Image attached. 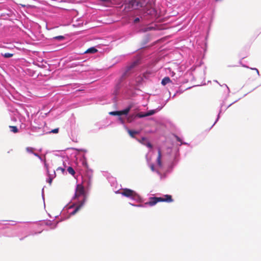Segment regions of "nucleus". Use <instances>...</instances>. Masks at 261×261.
<instances>
[{
    "instance_id": "nucleus-1",
    "label": "nucleus",
    "mask_w": 261,
    "mask_h": 261,
    "mask_svg": "<svg viewBox=\"0 0 261 261\" xmlns=\"http://www.w3.org/2000/svg\"><path fill=\"white\" fill-rule=\"evenodd\" d=\"M88 198V193L86 191L84 187L81 184H77L75 190L71 204L66 205L63 211L67 210L70 216L75 215L85 204Z\"/></svg>"
},
{
    "instance_id": "nucleus-2",
    "label": "nucleus",
    "mask_w": 261,
    "mask_h": 261,
    "mask_svg": "<svg viewBox=\"0 0 261 261\" xmlns=\"http://www.w3.org/2000/svg\"><path fill=\"white\" fill-rule=\"evenodd\" d=\"M161 157L162 154L161 151L160 149H158V155L156 158V165L155 166L153 164L150 162V159L148 158V154L146 155V159L147 162V164L148 166L150 167L151 171L153 172L157 173L159 175H161V178L162 179L163 178H165L166 174L169 173L171 172L172 166H171L169 169H168L166 172L164 174V175H162L161 173V170L162 169L163 165L161 162Z\"/></svg>"
},
{
    "instance_id": "nucleus-3",
    "label": "nucleus",
    "mask_w": 261,
    "mask_h": 261,
    "mask_svg": "<svg viewBox=\"0 0 261 261\" xmlns=\"http://www.w3.org/2000/svg\"><path fill=\"white\" fill-rule=\"evenodd\" d=\"M113 190L116 193H120L122 196L127 197L136 202L140 203L143 201V198L138 193L133 190L124 188L122 189L121 192H119V190L116 191L114 189Z\"/></svg>"
},
{
    "instance_id": "nucleus-4",
    "label": "nucleus",
    "mask_w": 261,
    "mask_h": 261,
    "mask_svg": "<svg viewBox=\"0 0 261 261\" xmlns=\"http://www.w3.org/2000/svg\"><path fill=\"white\" fill-rule=\"evenodd\" d=\"M146 4V0H130L124 4V10L127 12L138 10L144 7Z\"/></svg>"
},
{
    "instance_id": "nucleus-5",
    "label": "nucleus",
    "mask_w": 261,
    "mask_h": 261,
    "mask_svg": "<svg viewBox=\"0 0 261 261\" xmlns=\"http://www.w3.org/2000/svg\"><path fill=\"white\" fill-rule=\"evenodd\" d=\"M173 201L172 196L170 195H165L163 197H152L149 198V201L147 203L150 206L155 205L158 202H171Z\"/></svg>"
},
{
    "instance_id": "nucleus-6",
    "label": "nucleus",
    "mask_w": 261,
    "mask_h": 261,
    "mask_svg": "<svg viewBox=\"0 0 261 261\" xmlns=\"http://www.w3.org/2000/svg\"><path fill=\"white\" fill-rule=\"evenodd\" d=\"M107 179L108 181L110 182L111 187H114L116 188V186L117 185V181L116 178L113 177L110 174H108L107 176Z\"/></svg>"
},
{
    "instance_id": "nucleus-7",
    "label": "nucleus",
    "mask_w": 261,
    "mask_h": 261,
    "mask_svg": "<svg viewBox=\"0 0 261 261\" xmlns=\"http://www.w3.org/2000/svg\"><path fill=\"white\" fill-rule=\"evenodd\" d=\"M44 167L45 168L47 176H53V178H55L56 176L55 171L53 170L51 172L49 171L48 165L45 162H44Z\"/></svg>"
},
{
    "instance_id": "nucleus-8",
    "label": "nucleus",
    "mask_w": 261,
    "mask_h": 261,
    "mask_svg": "<svg viewBox=\"0 0 261 261\" xmlns=\"http://www.w3.org/2000/svg\"><path fill=\"white\" fill-rule=\"evenodd\" d=\"M132 108V106L129 105L127 107H126L124 109L121 110V111H119V112H120L119 116H121L122 115L126 116Z\"/></svg>"
},
{
    "instance_id": "nucleus-9",
    "label": "nucleus",
    "mask_w": 261,
    "mask_h": 261,
    "mask_svg": "<svg viewBox=\"0 0 261 261\" xmlns=\"http://www.w3.org/2000/svg\"><path fill=\"white\" fill-rule=\"evenodd\" d=\"M124 127L127 130L128 133L129 134V135H130V136L132 138H135V136L136 135H137V134H139V131L133 130L129 129L128 128V127L126 125H124Z\"/></svg>"
},
{
    "instance_id": "nucleus-10",
    "label": "nucleus",
    "mask_w": 261,
    "mask_h": 261,
    "mask_svg": "<svg viewBox=\"0 0 261 261\" xmlns=\"http://www.w3.org/2000/svg\"><path fill=\"white\" fill-rule=\"evenodd\" d=\"M58 223V222H53L51 221H48L45 223V224L47 226H50L51 229H54L57 227Z\"/></svg>"
},
{
    "instance_id": "nucleus-11",
    "label": "nucleus",
    "mask_w": 261,
    "mask_h": 261,
    "mask_svg": "<svg viewBox=\"0 0 261 261\" xmlns=\"http://www.w3.org/2000/svg\"><path fill=\"white\" fill-rule=\"evenodd\" d=\"M215 82L219 84L220 86L225 87V89L224 90V92L226 93V98H227L229 96V94L230 92L229 87L226 84H224L223 85H220L217 81H215Z\"/></svg>"
},
{
    "instance_id": "nucleus-12",
    "label": "nucleus",
    "mask_w": 261,
    "mask_h": 261,
    "mask_svg": "<svg viewBox=\"0 0 261 261\" xmlns=\"http://www.w3.org/2000/svg\"><path fill=\"white\" fill-rule=\"evenodd\" d=\"M172 83V81H171L170 79L168 76H166L164 78H163L162 80L161 84L163 86H165L167 84Z\"/></svg>"
},
{
    "instance_id": "nucleus-13",
    "label": "nucleus",
    "mask_w": 261,
    "mask_h": 261,
    "mask_svg": "<svg viewBox=\"0 0 261 261\" xmlns=\"http://www.w3.org/2000/svg\"><path fill=\"white\" fill-rule=\"evenodd\" d=\"M97 51V49L94 47H91L86 50L84 54H93Z\"/></svg>"
},
{
    "instance_id": "nucleus-14",
    "label": "nucleus",
    "mask_w": 261,
    "mask_h": 261,
    "mask_svg": "<svg viewBox=\"0 0 261 261\" xmlns=\"http://www.w3.org/2000/svg\"><path fill=\"white\" fill-rule=\"evenodd\" d=\"M148 202H145L144 204H133V203H132L130 202H129V203L131 205H132L133 206H135V207H146L147 205L150 206V204L147 203Z\"/></svg>"
},
{
    "instance_id": "nucleus-15",
    "label": "nucleus",
    "mask_w": 261,
    "mask_h": 261,
    "mask_svg": "<svg viewBox=\"0 0 261 261\" xmlns=\"http://www.w3.org/2000/svg\"><path fill=\"white\" fill-rule=\"evenodd\" d=\"M65 39V37L64 36H58L53 37L51 38V40L53 41H61Z\"/></svg>"
},
{
    "instance_id": "nucleus-16",
    "label": "nucleus",
    "mask_w": 261,
    "mask_h": 261,
    "mask_svg": "<svg viewBox=\"0 0 261 261\" xmlns=\"http://www.w3.org/2000/svg\"><path fill=\"white\" fill-rule=\"evenodd\" d=\"M137 15H138L139 17H136L134 19L133 22L134 23H137L140 21V18H142V11H139L137 14Z\"/></svg>"
},
{
    "instance_id": "nucleus-17",
    "label": "nucleus",
    "mask_w": 261,
    "mask_h": 261,
    "mask_svg": "<svg viewBox=\"0 0 261 261\" xmlns=\"http://www.w3.org/2000/svg\"><path fill=\"white\" fill-rule=\"evenodd\" d=\"M1 55L5 58H9L13 56V54L10 53H1Z\"/></svg>"
},
{
    "instance_id": "nucleus-18",
    "label": "nucleus",
    "mask_w": 261,
    "mask_h": 261,
    "mask_svg": "<svg viewBox=\"0 0 261 261\" xmlns=\"http://www.w3.org/2000/svg\"><path fill=\"white\" fill-rule=\"evenodd\" d=\"M81 161L83 167L87 168L88 167V165L85 156L82 158V159L81 160Z\"/></svg>"
},
{
    "instance_id": "nucleus-19",
    "label": "nucleus",
    "mask_w": 261,
    "mask_h": 261,
    "mask_svg": "<svg viewBox=\"0 0 261 261\" xmlns=\"http://www.w3.org/2000/svg\"><path fill=\"white\" fill-rule=\"evenodd\" d=\"M67 171L68 172V173H69V174H70L71 175H73V176H74V174H75V171H74V169H73V168H72V167H68L67 168Z\"/></svg>"
},
{
    "instance_id": "nucleus-20",
    "label": "nucleus",
    "mask_w": 261,
    "mask_h": 261,
    "mask_svg": "<svg viewBox=\"0 0 261 261\" xmlns=\"http://www.w3.org/2000/svg\"><path fill=\"white\" fill-rule=\"evenodd\" d=\"M10 128V130L11 132L14 133H16L18 132V128L16 126H9Z\"/></svg>"
},
{
    "instance_id": "nucleus-21",
    "label": "nucleus",
    "mask_w": 261,
    "mask_h": 261,
    "mask_svg": "<svg viewBox=\"0 0 261 261\" xmlns=\"http://www.w3.org/2000/svg\"><path fill=\"white\" fill-rule=\"evenodd\" d=\"M34 148L31 147H28L26 148V150L28 153H34L33 151Z\"/></svg>"
},
{
    "instance_id": "nucleus-22",
    "label": "nucleus",
    "mask_w": 261,
    "mask_h": 261,
    "mask_svg": "<svg viewBox=\"0 0 261 261\" xmlns=\"http://www.w3.org/2000/svg\"><path fill=\"white\" fill-rule=\"evenodd\" d=\"M54 178H53V176H48V177L46 178V181L47 182L49 183V184H51Z\"/></svg>"
},
{
    "instance_id": "nucleus-23",
    "label": "nucleus",
    "mask_w": 261,
    "mask_h": 261,
    "mask_svg": "<svg viewBox=\"0 0 261 261\" xmlns=\"http://www.w3.org/2000/svg\"><path fill=\"white\" fill-rule=\"evenodd\" d=\"M119 113H120V112H119V111H116L110 112L109 113V114L111 115H113V116H116V115L119 116Z\"/></svg>"
},
{
    "instance_id": "nucleus-24",
    "label": "nucleus",
    "mask_w": 261,
    "mask_h": 261,
    "mask_svg": "<svg viewBox=\"0 0 261 261\" xmlns=\"http://www.w3.org/2000/svg\"><path fill=\"white\" fill-rule=\"evenodd\" d=\"M118 121H119V122L122 124H123L124 126L125 125L124 124H125V121H124V119L121 117V116H119V117H118Z\"/></svg>"
},
{
    "instance_id": "nucleus-25",
    "label": "nucleus",
    "mask_w": 261,
    "mask_h": 261,
    "mask_svg": "<svg viewBox=\"0 0 261 261\" xmlns=\"http://www.w3.org/2000/svg\"><path fill=\"white\" fill-rule=\"evenodd\" d=\"M138 141L139 142H140V143H141L142 144H144V143H145L146 142H147V139L146 138L143 137L141 138V139L140 140H138Z\"/></svg>"
},
{
    "instance_id": "nucleus-26",
    "label": "nucleus",
    "mask_w": 261,
    "mask_h": 261,
    "mask_svg": "<svg viewBox=\"0 0 261 261\" xmlns=\"http://www.w3.org/2000/svg\"><path fill=\"white\" fill-rule=\"evenodd\" d=\"M143 145L146 146L148 148L150 149L152 148V147L151 144L149 141H148V140L147 141V142L144 143Z\"/></svg>"
},
{
    "instance_id": "nucleus-27",
    "label": "nucleus",
    "mask_w": 261,
    "mask_h": 261,
    "mask_svg": "<svg viewBox=\"0 0 261 261\" xmlns=\"http://www.w3.org/2000/svg\"><path fill=\"white\" fill-rule=\"evenodd\" d=\"M222 105H221V109L219 111V114H218V115L217 116V118L215 122L213 124V125H214L217 123V122L218 121V120H219V119L220 118V114L222 112Z\"/></svg>"
},
{
    "instance_id": "nucleus-28",
    "label": "nucleus",
    "mask_w": 261,
    "mask_h": 261,
    "mask_svg": "<svg viewBox=\"0 0 261 261\" xmlns=\"http://www.w3.org/2000/svg\"><path fill=\"white\" fill-rule=\"evenodd\" d=\"M155 113V110H150L147 112V114L145 115V116H150L153 115Z\"/></svg>"
},
{
    "instance_id": "nucleus-29",
    "label": "nucleus",
    "mask_w": 261,
    "mask_h": 261,
    "mask_svg": "<svg viewBox=\"0 0 261 261\" xmlns=\"http://www.w3.org/2000/svg\"><path fill=\"white\" fill-rule=\"evenodd\" d=\"M176 140L178 142H180V145H181V144H188L186 142H181V139L178 137V136H176Z\"/></svg>"
},
{
    "instance_id": "nucleus-30",
    "label": "nucleus",
    "mask_w": 261,
    "mask_h": 261,
    "mask_svg": "<svg viewBox=\"0 0 261 261\" xmlns=\"http://www.w3.org/2000/svg\"><path fill=\"white\" fill-rule=\"evenodd\" d=\"M154 10L153 9H150L149 10H148L147 11V14H150V15H152L153 13H154Z\"/></svg>"
},
{
    "instance_id": "nucleus-31",
    "label": "nucleus",
    "mask_w": 261,
    "mask_h": 261,
    "mask_svg": "<svg viewBox=\"0 0 261 261\" xmlns=\"http://www.w3.org/2000/svg\"><path fill=\"white\" fill-rule=\"evenodd\" d=\"M59 132V128H57L54 129H52L50 132H49L50 133H53V134H56Z\"/></svg>"
},
{
    "instance_id": "nucleus-32",
    "label": "nucleus",
    "mask_w": 261,
    "mask_h": 261,
    "mask_svg": "<svg viewBox=\"0 0 261 261\" xmlns=\"http://www.w3.org/2000/svg\"><path fill=\"white\" fill-rule=\"evenodd\" d=\"M167 70L169 71V72H170V74L172 76H173L174 75L175 73L173 71H171V68H168L167 69Z\"/></svg>"
},
{
    "instance_id": "nucleus-33",
    "label": "nucleus",
    "mask_w": 261,
    "mask_h": 261,
    "mask_svg": "<svg viewBox=\"0 0 261 261\" xmlns=\"http://www.w3.org/2000/svg\"><path fill=\"white\" fill-rule=\"evenodd\" d=\"M114 0H100V2L106 3H111Z\"/></svg>"
},
{
    "instance_id": "nucleus-34",
    "label": "nucleus",
    "mask_w": 261,
    "mask_h": 261,
    "mask_svg": "<svg viewBox=\"0 0 261 261\" xmlns=\"http://www.w3.org/2000/svg\"><path fill=\"white\" fill-rule=\"evenodd\" d=\"M242 66L244 67H246V68H250V69L251 70H255L256 71V69H257V68H250L248 66L245 65H242Z\"/></svg>"
},
{
    "instance_id": "nucleus-35",
    "label": "nucleus",
    "mask_w": 261,
    "mask_h": 261,
    "mask_svg": "<svg viewBox=\"0 0 261 261\" xmlns=\"http://www.w3.org/2000/svg\"><path fill=\"white\" fill-rule=\"evenodd\" d=\"M137 65V62H134L132 65H130V66L129 67V69H130V68H133L134 67H135L136 65Z\"/></svg>"
},
{
    "instance_id": "nucleus-36",
    "label": "nucleus",
    "mask_w": 261,
    "mask_h": 261,
    "mask_svg": "<svg viewBox=\"0 0 261 261\" xmlns=\"http://www.w3.org/2000/svg\"><path fill=\"white\" fill-rule=\"evenodd\" d=\"M57 170H61L62 172L63 173L65 171V169L60 167L57 168Z\"/></svg>"
},
{
    "instance_id": "nucleus-37",
    "label": "nucleus",
    "mask_w": 261,
    "mask_h": 261,
    "mask_svg": "<svg viewBox=\"0 0 261 261\" xmlns=\"http://www.w3.org/2000/svg\"><path fill=\"white\" fill-rule=\"evenodd\" d=\"M38 159L42 162H43L44 163V162L46 163L45 160H43V158L40 155L39 157L38 158Z\"/></svg>"
},
{
    "instance_id": "nucleus-38",
    "label": "nucleus",
    "mask_w": 261,
    "mask_h": 261,
    "mask_svg": "<svg viewBox=\"0 0 261 261\" xmlns=\"http://www.w3.org/2000/svg\"><path fill=\"white\" fill-rule=\"evenodd\" d=\"M42 197L43 199V201H44V188H43L42 190Z\"/></svg>"
},
{
    "instance_id": "nucleus-39",
    "label": "nucleus",
    "mask_w": 261,
    "mask_h": 261,
    "mask_svg": "<svg viewBox=\"0 0 261 261\" xmlns=\"http://www.w3.org/2000/svg\"><path fill=\"white\" fill-rule=\"evenodd\" d=\"M43 124L41 125V126H39V127H38V129L39 130H40L41 132H42V126H43Z\"/></svg>"
},
{
    "instance_id": "nucleus-40",
    "label": "nucleus",
    "mask_w": 261,
    "mask_h": 261,
    "mask_svg": "<svg viewBox=\"0 0 261 261\" xmlns=\"http://www.w3.org/2000/svg\"><path fill=\"white\" fill-rule=\"evenodd\" d=\"M33 154H34L35 156H37L38 158L39 157V156H40L38 153H35V152L33 153Z\"/></svg>"
},
{
    "instance_id": "nucleus-41",
    "label": "nucleus",
    "mask_w": 261,
    "mask_h": 261,
    "mask_svg": "<svg viewBox=\"0 0 261 261\" xmlns=\"http://www.w3.org/2000/svg\"><path fill=\"white\" fill-rule=\"evenodd\" d=\"M6 236L7 237H13V235H12V234H6Z\"/></svg>"
},
{
    "instance_id": "nucleus-42",
    "label": "nucleus",
    "mask_w": 261,
    "mask_h": 261,
    "mask_svg": "<svg viewBox=\"0 0 261 261\" xmlns=\"http://www.w3.org/2000/svg\"><path fill=\"white\" fill-rule=\"evenodd\" d=\"M256 71L257 74L258 75H259V72L258 70V69H256Z\"/></svg>"
},
{
    "instance_id": "nucleus-43",
    "label": "nucleus",
    "mask_w": 261,
    "mask_h": 261,
    "mask_svg": "<svg viewBox=\"0 0 261 261\" xmlns=\"http://www.w3.org/2000/svg\"><path fill=\"white\" fill-rule=\"evenodd\" d=\"M178 93V91H176V93H175L173 95V96H172V98H173L174 97H175V95H176V93Z\"/></svg>"
},
{
    "instance_id": "nucleus-44",
    "label": "nucleus",
    "mask_w": 261,
    "mask_h": 261,
    "mask_svg": "<svg viewBox=\"0 0 261 261\" xmlns=\"http://www.w3.org/2000/svg\"><path fill=\"white\" fill-rule=\"evenodd\" d=\"M237 101V100H236V102ZM234 102H235V101H234V102H232V103H231V104H230V105L227 107V108H228V107H229L230 106H231L233 103H234Z\"/></svg>"
},
{
    "instance_id": "nucleus-45",
    "label": "nucleus",
    "mask_w": 261,
    "mask_h": 261,
    "mask_svg": "<svg viewBox=\"0 0 261 261\" xmlns=\"http://www.w3.org/2000/svg\"><path fill=\"white\" fill-rule=\"evenodd\" d=\"M125 74H126V73H124V74H123V75L122 76L121 78H122V79L124 78V76H125Z\"/></svg>"
},
{
    "instance_id": "nucleus-46",
    "label": "nucleus",
    "mask_w": 261,
    "mask_h": 261,
    "mask_svg": "<svg viewBox=\"0 0 261 261\" xmlns=\"http://www.w3.org/2000/svg\"><path fill=\"white\" fill-rule=\"evenodd\" d=\"M223 0H215L216 2H221Z\"/></svg>"
},
{
    "instance_id": "nucleus-47",
    "label": "nucleus",
    "mask_w": 261,
    "mask_h": 261,
    "mask_svg": "<svg viewBox=\"0 0 261 261\" xmlns=\"http://www.w3.org/2000/svg\"><path fill=\"white\" fill-rule=\"evenodd\" d=\"M19 239H20V241H21V240H22L23 239V238H20Z\"/></svg>"
},
{
    "instance_id": "nucleus-48",
    "label": "nucleus",
    "mask_w": 261,
    "mask_h": 261,
    "mask_svg": "<svg viewBox=\"0 0 261 261\" xmlns=\"http://www.w3.org/2000/svg\"><path fill=\"white\" fill-rule=\"evenodd\" d=\"M16 223H13V224H11V225H14Z\"/></svg>"
},
{
    "instance_id": "nucleus-49",
    "label": "nucleus",
    "mask_w": 261,
    "mask_h": 261,
    "mask_svg": "<svg viewBox=\"0 0 261 261\" xmlns=\"http://www.w3.org/2000/svg\"><path fill=\"white\" fill-rule=\"evenodd\" d=\"M41 232H36L35 234L40 233Z\"/></svg>"
},
{
    "instance_id": "nucleus-50",
    "label": "nucleus",
    "mask_w": 261,
    "mask_h": 261,
    "mask_svg": "<svg viewBox=\"0 0 261 261\" xmlns=\"http://www.w3.org/2000/svg\"><path fill=\"white\" fill-rule=\"evenodd\" d=\"M33 127H34V128H35V129H37V127H36V126H33Z\"/></svg>"
},
{
    "instance_id": "nucleus-51",
    "label": "nucleus",
    "mask_w": 261,
    "mask_h": 261,
    "mask_svg": "<svg viewBox=\"0 0 261 261\" xmlns=\"http://www.w3.org/2000/svg\"><path fill=\"white\" fill-rule=\"evenodd\" d=\"M90 179H89V180H88V184H89V182H90Z\"/></svg>"
},
{
    "instance_id": "nucleus-52",
    "label": "nucleus",
    "mask_w": 261,
    "mask_h": 261,
    "mask_svg": "<svg viewBox=\"0 0 261 261\" xmlns=\"http://www.w3.org/2000/svg\"><path fill=\"white\" fill-rule=\"evenodd\" d=\"M102 128V127H99V129H100V128Z\"/></svg>"
}]
</instances>
